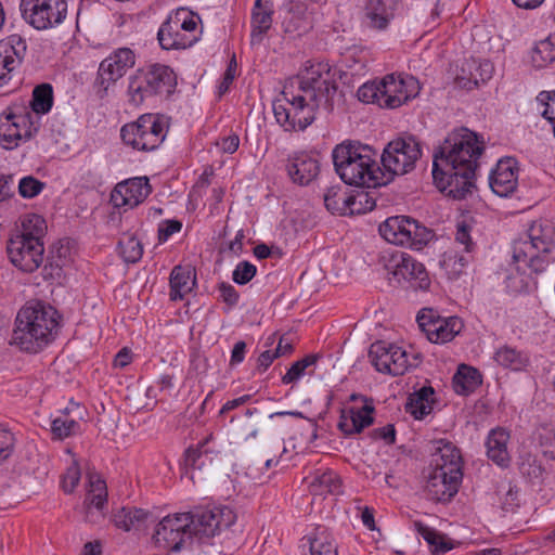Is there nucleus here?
I'll list each match as a JSON object with an SVG mask.
<instances>
[{
	"mask_svg": "<svg viewBox=\"0 0 555 555\" xmlns=\"http://www.w3.org/2000/svg\"><path fill=\"white\" fill-rule=\"evenodd\" d=\"M483 149V141L467 128L450 132L434 154L433 178L437 188L454 199L472 193L477 159Z\"/></svg>",
	"mask_w": 555,
	"mask_h": 555,
	"instance_id": "f257e3e1",
	"label": "nucleus"
},
{
	"mask_svg": "<svg viewBox=\"0 0 555 555\" xmlns=\"http://www.w3.org/2000/svg\"><path fill=\"white\" fill-rule=\"evenodd\" d=\"M298 94L285 101L273 102L275 120L286 131L305 130L317 116L320 108L331 112L333 98L337 91L335 75L327 63H313L298 77Z\"/></svg>",
	"mask_w": 555,
	"mask_h": 555,
	"instance_id": "f03ea898",
	"label": "nucleus"
},
{
	"mask_svg": "<svg viewBox=\"0 0 555 555\" xmlns=\"http://www.w3.org/2000/svg\"><path fill=\"white\" fill-rule=\"evenodd\" d=\"M374 149L358 141H344L332 151L335 172L348 185L377 188L391 182L377 162Z\"/></svg>",
	"mask_w": 555,
	"mask_h": 555,
	"instance_id": "7ed1b4c3",
	"label": "nucleus"
},
{
	"mask_svg": "<svg viewBox=\"0 0 555 555\" xmlns=\"http://www.w3.org/2000/svg\"><path fill=\"white\" fill-rule=\"evenodd\" d=\"M59 320L57 311L49 305H26L16 315L12 340L22 350L37 353L54 340Z\"/></svg>",
	"mask_w": 555,
	"mask_h": 555,
	"instance_id": "20e7f679",
	"label": "nucleus"
},
{
	"mask_svg": "<svg viewBox=\"0 0 555 555\" xmlns=\"http://www.w3.org/2000/svg\"><path fill=\"white\" fill-rule=\"evenodd\" d=\"M23 231L11 237L7 253L11 263L23 272L36 271L43 261L44 247L41 241L47 230L46 221L38 215H31L23 223Z\"/></svg>",
	"mask_w": 555,
	"mask_h": 555,
	"instance_id": "39448f33",
	"label": "nucleus"
},
{
	"mask_svg": "<svg viewBox=\"0 0 555 555\" xmlns=\"http://www.w3.org/2000/svg\"><path fill=\"white\" fill-rule=\"evenodd\" d=\"M555 246V224L550 221L533 222L526 237L514 242L513 259L524 262L534 273H541L554 262L550 256Z\"/></svg>",
	"mask_w": 555,
	"mask_h": 555,
	"instance_id": "423d86ee",
	"label": "nucleus"
},
{
	"mask_svg": "<svg viewBox=\"0 0 555 555\" xmlns=\"http://www.w3.org/2000/svg\"><path fill=\"white\" fill-rule=\"evenodd\" d=\"M128 101L133 106H140L153 96L168 99L177 87L175 72L169 66L159 63L138 68L128 78Z\"/></svg>",
	"mask_w": 555,
	"mask_h": 555,
	"instance_id": "0eeeda50",
	"label": "nucleus"
},
{
	"mask_svg": "<svg viewBox=\"0 0 555 555\" xmlns=\"http://www.w3.org/2000/svg\"><path fill=\"white\" fill-rule=\"evenodd\" d=\"M167 129L159 115L143 114L120 129L122 142L137 151H154L165 140Z\"/></svg>",
	"mask_w": 555,
	"mask_h": 555,
	"instance_id": "6e6552de",
	"label": "nucleus"
},
{
	"mask_svg": "<svg viewBox=\"0 0 555 555\" xmlns=\"http://www.w3.org/2000/svg\"><path fill=\"white\" fill-rule=\"evenodd\" d=\"M422 156L421 143L413 135L399 137L390 141L380 156L384 175H405L415 168Z\"/></svg>",
	"mask_w": 555,
	"mask_h": 555,
	"instance_id": "1a4fd4ad",
	"label": "nucleus"
},
{
	"mask_svg": "<svg viewBox=\"0 0 555 555\" xmlns=\"http://www.w3.org/2000/svg\"><path fill=\"white\" fill-rule=\"evenodd\" d=\"M369 358L376 371L392 376L403 375L409 369L418 366L422 361L420 353L410 358L404 349L384 340L371 345Z\"/></svg>",
	"mask_w": 555,
	"mask_h": 555,
	"instance_id": "9d476101",
	"label": "nucleus"
},
{
	"mask_svg": "<svg viewBox=\"0 0 555 555\" xmlns=\"http://www.w3.org/2000/svg\"><path fill=\"white\" fill-rule=\"evenodd\" d=\"M33 113L25 106L13 105L0 114V144L5 150H13L22 141H28L37 128L33 127Z\"/></svg>",
	"mask_w": 555,
	"mask_h": 555,
	"instance_id": "9b49d317",
	"label": "nucleus"
},
{
	"mask_svg": "<svg viewBox=\"0 0 555 555\" xmlns=\"http://www.w3.org/2000/svg\"><path fill=\"white\" fill-rule=\"evenodd\" d=\"M24 20L35 29L46 30L60 25L67 15L66 0H22Z\"/></svg>",
	"mask_w": 555,
	"mask_h": 555,
	"instance_id": "f8f14e48",
	"label": "nucleus"
},
{
	"mask_svg": "<svg viewBox=\"0 0 555 555\" xmlns=\"http://www.w3.org/2000/svg\"><path fill=\"white\" fill-rule=\"evenodd\" d=\"M186 514L190 519L189 529L192 539L196 538L202 543L229 528L234 521V514L228 507L198 509Z\"/></svg>",
	"mask_w": 555,
	"mask_h": 555,
	"instance_id": "ddd939ff",
	"label": "nucleus"
},
{
	"mask_svg": "<svg viewBox=\"0 0 555 555\" xmlns=\"http://www.w3.org/2000/svg\"><path fill=\"white\" fill-rule=\"evenodd\" d=\"M416 321L428 340L434 344L451 341L464 327V323L460 318H442L431 308L422 309L417 314Z\"/></svg>",
	"mask_w": 555,
	"mask_h": 555,
	"instance_id": "4468645a",
	"label": "nucleus"
},
{
	"mask_svg": "<svg viewBox=\"0 0 555 555\" xmlns=\"http://www.w3.org/2000/svg\"><path fill=\"white\" fill-rule=\"evenodd\" d=\"M188 514L164 517L157 525L153 540L158 547L167 551H180L186 542H192Z\"/></svg>",
	"mask_w": 555,
	"mask_h": 555,
	"instance_id": "2eb2a0df",
	"label": "nucleus"
},
{
	"mask_svg": "<svg viewBox=\"0 0 555 555\" xmlns=\"http://www.w3.org/2000/svg\"><path fill=\"white\" fill-rule=\"evenodd\" d=\"M135 64L134 52L129 48H119L104 59L99 66L94 86L103 96L108 88L121 78Z\"/></svg>",
	"mask_w": 555,
	"mask_h": 555,
	"instance_id": "dca6fc26",
	"label": "nucleus"
},
{
	"mask_svg": "<svg viewBox=\"0 0 555 555\" xmlns=\"http://www.w3.org/2000/svg\"><path fill=\"white\" fill-rule=\"evenodd\" d=\"M382 108H398L408 101L416 98L421 86L413 76L396 77L393 74L387 75L380 80Z\"/></svg>",
	"mask_w": 555,
	"mask_h": 555,
	"instance_id": "f3484780",
	"label": "nucleus"
},
{
	"mask_svg": "<svg viewBox=\"0 0 555 555\" xmlns=\"http://www.w3.org/2000/svg\"><path fill=\"white\" fill-rule=\"evenodd\" d=\"M386 269L398 283L406 281L413 283L415 288L421 289H427L430 285V280L424 264L416 261L409 254L400 253L393 255Z\"/></svg>",
	"mask_w": 555,
	"mask_h": 555,
	"instance_id": "a211bd4d",
	"label": "nucleus"
},
{
	"mask_svg": "<svg viewBox=\"0 0 555 555\" xmlns=\"http://www.w3.org/2000/svg\"><path fill=\"white\" fill-rule=\"evenodd\" d=\"M27 52L26 40L13 34L0 40V88L8 85L23 63Z\"/></svg>",
	"mask_w": 555,
	"mask_h": 555,
	"instance_id": "6ab92c4d",
	"label": "nucleus"
},
{
	"mask_svg": "<svg viewBox=\"0 0 555 555\" xmlns=\"http://www.w3.org/2000/svg\"><path fill=\"white\" fill-rule=\"evenodd\" d=\"M152 189L146 177H138L119 182L111 194V202L117 208H133L144 202Z\"/></svg>",
	"mask_w": 555,
	"mask_h": 555,
	"instance_id": "aec40b11",
	"label": "nucleus"
},
{
	"mask_svg": "<svg viewBox=\"0 0 555 555\" xmlns=\"http://www.w3.org/2000/svg\"><path fill=\"white\" fill-rule=\"evenodd\" d=\"M463 474H448L446 470L430 469L425 486L426 495L435 502H450L459 492Z\"/></svg>",
	"mask_w": 555,
	"mask_h": 555,
	"instance_id": "412c9836",
	"label": "nucleus"
},
{
	"mask_svg": "<svg viewBox=\"0 0 555 555\" xmlns=\"http://www.w3.org/2000/svg\"><path fill=\"white\" fill-rule=\"evenodd\" d=\"M493 193L501 197L511 195L518 185V166L514 158L500 159L489 177Z\"/></svg>",
	"mask_w": 555,
	"mask_h": 555,
	"instance_id": "4be33fe9",
	"label": "nucleus"
},
{
	"mask_svg": "<svg viewBox=\"0 0 555 555\" xmlns=\"http://www.w3.org/2000/svg\"><path fill=\"white\" fill-rule=\"evenodd\" d=\"M433 446L430 469L463 474L461 452L451 441L439 439L434 441Z\"/></svg>",
	"mask_w": 555,
	"mask_h": 555,
	"instance_id": "5701e85b",
	"label": "nucleus"
},
{
	"mask_svg": "<svg viewBox=\"0 0 555 555\" xmlns=\"http://www.w3.org/2000/svg\"><path fill=\"white\" fill-rule=\"evenodd\" d=\"M285 169L293 183L306 186L319 176L320 163L307 153H298L287 158Z\"/></svg>",
	"mask_w": 555,
	"mask_h": 555,
	"instance_id": "b1692460",
	"label": "nucleus"
},
{
	"mask_svg": "<svg viewBox=\"0 0 555 555\" xmlns=\"http://www.w3.org/2000/svg\"><path fill=\"white\" fill-rule=\"evenodd\" d=\"M493 72L494 66L488 60H465L461 67V74L456 76L455 81L461 88L473 90L480 83L490 80Z\"/></svg>",
	"mask_w": 555,
	"mask_h": 555,
	"instance_id": "393cba45",
	"label": "nucleus"
},
{
	"mask_svg": "<svg viewBox=\"0 0 555 555\" xmlns=\"http://www.w3.org/2000/svg\"><path fill=\"white\" fill-rule=\"evenodd\" d=\"M178 20L171 13L157 33L158 42L164 50H180L192 47L198 37L196 34H183Z\"/></svg>",
	"mask_w": 555,
	"mask_h": 555,
	"instance_id": "a878e982",
	"label": "nucleus"
},
{
	"mask_svg": "<svg viewBox=\"0 0 555 555\" xmlns=\"http://www.w3.org/2000/svg\"><path fill=\"white\" fill-rule=\"evenodd\" d=\"M90 489L87 493L85 505V520L88 522H98L103 518L102 509L107 502L106 482L96 475L89 477Z\"/></svg>",
	"mask_w": 555,
	"mask_h": 555,
	"instance_id": "bb28decb",
	"label": "nucleus"
},
{
	"mask_svg": "<svg viewBox=\"0 0 555 555\" xmlns=\"http://www.w3.org/2000/svg\"><path fill=\"white\" fill-rule=\"evenodd\" d=\"M509 433L502 427L492 429L487 438V455L501 467H507L511 462L508 452Z\"/></svg>",
	"mask_w": 555,
	"mask_h": 555,
	"instance_id": "cd10ccee",
	"label": "nucleus"
},
{
	"mask_svg": "<svg viewBox=\"0 0 555 555\" xmlns=\"http://www.w3.org/2000/svg\"><path fill=\"white\" fill-rule=\"evenodd\" d=\"M273 2L256 0L251 11V43H259L272 26Z\"/></svg>",
	"mask_w": 555,
	"mask_h": 555,
	"instance_id": "c85d7f7f",
	"label": "nucleus"
},
{
	"mask_svg": "<svg viewBox=\"0 0 555 555\" xmlns=\"http://www.w3.org/2000/svg\"><path fill=\"white\" fill-rule=\"evenodd\" d=\"M171 300H182L196 284V275L191 267L176 266L169 279Z\"/></svg>",
	"mask_w": 555,
	"mask_h": 555,
	"instance_id": "c756f323",
	"label": "nucleus"
},
{
	"mask_svg": "<svg viewBox=\"0 0 555 555\" xmlns=\"http://www.w3.org/2000/svg\"><path fill=\"white\" fill-rule=\"evenodd\" d=\"M284 10L283 26L286 33H297L300 35L307 31L310 23L307 18V7L305 3L289 1L284 5Z\"/></svg>",
	"mask_w": 555,
	"mask_h": 555,
	"instance_id": "7c9ffc66",
	"label": "nucleus"
},
{
	"mask_svg": "<svg viewBox=\"0 0 555 555\" xmlns=\"http://www.w3.org/2000/svg\"><path fill=\"white\" fill-rule=\"evenodd\" d=\"M373 412L374 408L370 405H364L358 410L351 409L349 417L341 415L338 428L346 435L361 433L365 427L373 424Z\"/></svg>",
	"mask_w": 555,
	"mask_h": 555,
	"instance_id": "2f4dec72",
	"label": "nucleus"
},
{
	"mask_svg": "<svg viewBox=\"0 0 555 555\" xmlns=\"http://www.w3.org/2000/svg\"><path fill=\"white\" fill-rule=\"evenodd\" d=\"M363 24L372 29H385L391 18V14L384 0H367L364 5Z\"/></svg>",
	"mask_w": 555,
	"mask_h": 555,
	"instance_id": "473e14b6",
	"label": "nucleus"
},
{
	"mask_svg": "<svg viewBox=\"0 0 555 555\" xmlns=\"http://www.w3.org/2000/svg\"><path fill=\"white\" fill-rule=\"evenodd\" d=\"M434 395L435 391L431 386L422 387L410 395L405 411L413 415L415 420H423L433 410Z\"/></svg>",
	"mask_w": 555,
	"mask_h": 555,
	"instance_id": "72a5a7b5",
	"label": "nucleus"
},
{
	"mask_svg": "<svg viewBox=\"0 0 555 555\" xmlns=\"http://www.w3.org/2000/svg\"><path fill=\"white\" fill-rule=\"evenodd\" d=\"M208 439L199 442L196 447H190L184 453V468L185 475H190V478L194 479L195 470H203L207 464H211V456L207 449Z\"/></svg>",
	"mask_w": 555,
	"mask_h": 555,
	"instance_id": "f704fd0d",
	"label": "nucleus"
},
{
	"mask_svg": "<svg viewBox=\"0 0 555 555\" xmlns=\"http://www.w3.org/2000/svg\"><path fill=\"white\" fill-rule=\"evenodd\" d=\"M408 223L405 236L401 246L421 250L434 238L435 234L433 230L428 229L416 219L411 218Z\"/></svg>",
	"mask_w": 555,
	"mask_h": 555,
	"instance_id": "c9c22d12",
	"label": "nucleus"
},
{
	"mask_svg": "<svg viewBox=\"0 0 555 555\" xmlns=\"http://www.w3.org/2000/svg\"><path fill=\"white\" fill-rule=\"evenodd\" d=\"M151 517V514L142 508L122 507L114 514L113 520L117 528L125 531L140 529Z\"/></svg>",
	"mask_w": 555,
	"mask_h": 555,
	"instance_id": "e433bc0d",
	"label": "nucleus"
},
{
	"mask_svg": "<svg viewBox=\"0 0 555 555\" xmlns=\"http://www.w3.org/2000/svg\"><path fill=\"white\" fill-rule=\"evenodd\" d=\"M481 384L479 371L466 364H461L453 376V388L459 395H468Z\"/></svg>",
	"mask_w": 555,
	"mask_h": 555,
	"instance_id": "4c0bfd02",
	"label": "nucleus"
},
{
	"mask_svg": "<svg viewBox=\"0 0 555 555\" xmlns=\"http://www.w3.org/2000/svg\"><path fill=\"white\" fill-rule=\"evenodd\" d=\"M411 217L392 216L387 218L378 228L379 234L389 243L402 245Z\"/></svg>",
	"mask_w": 555,
	"mask_h": 555,
	"instance_id": "58836bf2",
	"label": "nucleus"
},
{
	"mask_svg": "<svg viewBox=\"0 0 555 555\" xmlns=\"http://www.w3.org/2000/svg\"><path fill=\"white\" fill-rule=\"evenodd\" d=\"M414 527L417 533L430 545L433 555H443L453 548L451 540L446 534L436 531L422 521H415Z\"/></svg>",
	"mask_w": 555,
	"mask_h": 555,
	"instance_id": "ea45409f",
	"label": "nucleus"
},
{
	"mask_svg": "<svg viewBox=\"0 0 555 555\" xmlns=\"http://www.w3.org/2000/svg\"><path fill=\"white\" fill-rule=\"evenodd\" d=\"M341 481L339 476L333 470L318 473L310 482V490L313 494H335L340 491Z\"/></svg>",
	"mask_w": 555,
	"mask_h": 555,
	"instance_id": "a19ab883",
	"label": "nucleus"
},
{
	"mask_svg": "<svg viewBox=\"0 0 555 555\" xmlns=\"http://www.w3.org/2000/svg\"><path fill=\"white\" fill-rule=\"evenodd\" d=\"M472 257L459 254L455 250H447L442 254L440 267L449 279H457L465 270Z\"/></svg>",
	"mask_w": 555,
	"mask_h": 555,
	"instance_id": "79ce46f5",
	"label": "nucleus"
},
{
	"mask_svg": "<svg viewBox=\"0 0 555 555\" xmlns=\"http://www.w3.org/2000/svg\"><path fill=\"white\" fill-rule=\"evenodd\" d=\"M80 433V424L68 417V408L62 411V415L51 423V434L54 440H64Z\"/></svg>",
	"mask_w": 555,
	"mask_h": 555,
	"instance_id": "37998d69",
	"label": "nucleus"
},
{
	"mask_svg": "<svg viewBox=\"0 0 555 555\" xmlns=\"http://www.w3.org/2000/svg\"><path fill=\"white\" fill-rule=\"evenodd\" d=\"M349 195L343 191L340 185L327 189L324 194V205L332 214L345 216L348 212Z\"/></svg>",
	"mask_w": 555,
	"mask_h": 555,
	"instance_id": "c03bdc74",
	"label": "nucleus"
},
{
	"mask_svg": "<svg viewBox=\"0 0 555 555\" xmlns=\"http://www.w3.org/2000/svg\"><path fill=\"white\" fill-rule=\"evenodd\" d=\"M53 105V88L50 83L35 87L30 101L31 111L36 114H47Z\"/></svg>",
	"mask_w": 555,
	"mask_h": 555,
	"instance_id": "a18cd8bd",
	"label": "nucleus"
},
{
	"mask_svg": "<svg viewBox=\"0 0 555 555\" xmlns=\"http://www.w3.org/2000/svg\"><path fill=\"white\" fill-rule=\"evenodd\" d=\"M119 255L127 263L138 262L143 255V246L133 234H124L118 242Z\"/></svg>",
	"mask_w": 555,
	"mask_h": 555,
	"instance_id": "49530a36",
	"label": "nucleus"
},
{
	"mask_svg": "<svg viewBox=\"0 0 555 555\" xmlns=\"http://www.w3.org/2000/svg\"><path fill=\"white\" fill-rule=\"evenodd\" d=\"M531 61L538 68H542L555 61V44L551 37L540 40L532 50Z\"/></svg>",
	"mask_w": 555,
	"mask_h": 555,
	"instance_id": "de8ad7c7",
	"label": "nucleus"
},
{
	"mask_svg": "<svg viewBox=\"0 0 555 555\" xmlns=\"http://www.w3.org/2000/svg\"><path fill=\"white\" fill-rule=\"evenodd\" d=\"M495 361L504 366L512 370L518 371L526 365L527 359L522 353L515 348L504 346L495 352Z\"/></svg>",
	"mask_w": 555,
	"mask_h": 555,
	"instance_id": "09e8293b",
	"label": "nucleus"
},
{
	"mask_svg": "<svg viewBox=\"0 0 555 555\" xmlns=\"http://www.w3.org/2000/svg\"><path fill=\"white\" fill-rule=\"evenodd\" d=\"M519 472L530 482L537 483L543 478L544 467L535 456L527 455L519 463Z\"/></svg>",
	"mask_w": 555,
	"mask_h": 555,
	"instance_id": "8fccbe9b",
	"label": "nucleus"
},
{
	"mask_svg": "<svg viewBox=\"0 0 555 555\" xmlns=\"http://www.w3.org/2000/svg\"><path fill=\"white\" fill-rule=\"evenodd\" d=\"M375 199L369 193L361 191L354 195H349L348 212L347 215H361L371 211L375 207Z\"/></svg>",
	"mask_w": 555,
	"mask_h": 555,
	"instance_id": "3c124183",
	"label": "nucleus"
},
{
	"mask_svg": "<svg viewBox=\"0 0 555 555\" xmlns=\"http://www.w3.org/2000/svg\"><path fill=\"white\" fill-rule=\"evenodd\" d=\"M318 358L317 354H308L301 360L294 362L282 377V383L287 385L298 380L304 375L307 367L317 363Z\"/></svg>",
	"mask_w": 555,
	"mask_h": 555,
	"instance_id": "603ef678",
	"label": "nucleus"
},
{
	"mask_svg": "<svg viewBox=\"0 0 555 555\" xmlns=\"http://www.w3.org/2000/svg\"><path fill=\"white\" fill-rule=\"evenodd\" d=\"M472 231H473V222L472 220L463 219L456 223V233H455V241L464 245V250L467 254H470L476 248V243L473 241L472 237Z\"/></svg>",
	"mask_w": 555,
	"mask_h": 555,
	"instance_id": "864d4df0",
	"label": "nucleus"
},
{
	"mask_svg": "<svg viewBox=\"0 0 555 555\" xmlns=\"http://www.w3.org/2000/svg\"><path fill=\"white\" fill-rule=\"evenodd\" d=\"M379 82H366L362 85L358 91L357 96L359 101L363 103H372L377 104L380 107L382 102V90L379 88Z\"/></svg>",
	"mask_w": 555,
	"mask_h": 555,
	"instance_id": "5fc2aeb1",
	"label": "nucleus"
},
{
	"mask_svg": "<svg viewBox=\"0 0 555 555\" xmlns=\"http://www.w3.org/2000/svg\"><path fill=\"white\" fill-rule=\"evenodd\" d=\"M46 183L33 176L24 177L18 183V193L24 198H33L41 193Z\"/></svg>",
	"mask_w": 555,
	"mask_h": 555,
	"instance_id": "6e6d98bb",
	"label": "nucleus"
},
{
	"mask_svg": "<svg viewBox=\"0 0 555 555\" xmlns=\"http://www.w3.org/2000/svg\"><path fill=\"white\" fill-rule=\"evenodd\" d=\"M537 101L544 106L542 116L547 119L552 126L555 125V91H542L537 96Z\"/></svg>",
	"mask_w": 555,
	"mask_h": 555,
	"instance_id": "4d7b16f0",
	"label": "nucleus"
},
{
	"mask_svg": "<svg viewBox=\"0 0 555 555\" xmlns=\"http://www.w3.org/2000/svg\"><path fill=\"white\" fill-rule=\"evenodd\" d=\"M257 268L248 261L240 262L233 271L232 279L240 285L247 284L256 275Z\"/></svg>",
	"mask_w": 555,
	"mask_h": 555,
	"instance_id": "13d9d810",
	"label": "nucleus"
},
{
	"mask_svg": "<svg viewBox=\"0 0 555 555\" xmlns=\"http://www.w3.org/2000/svg\"><path fill=\"white\" fill-rule=\"evenodd\" d=\"M80 468L77 463H73L62 478V488L66 493H72L80 480Z\"/></svg>",
	"mask_w": 555,
	"mask_h": 555,
	"instance_id": "bf43d9fd",
	"label": "nucleus"
},
{
	"mask_svg": "<svg viewBox=\"0 0 555 555\" xmlns=\"http://www.w3.org/2000/svg\"><path fill=\"white\" fill-rule=\"evenodd\" d=\"M183 34H196L197 22L190 12L181 9L172 13Z\"/></svg>",
	"mask_w": 555,
	"mask_h": 555,
	"instance_id": "052dcab7",
	"label": "nucleus"
},
{
	"mask_svg": "<svg viewBox=\"0 0 555 555\" xmlns=\"http://www.w3.org/2000/svg\"><path fill=\"white\" fill-rule=\"evenodd\" d=\"M282 356V340L279 341L274 350H266L261 352L257 360V370L264 372L272 364V362Z\"/></svg>",
	"mask_w": 555,
	"mask_h": 555,
	"instance_id": "680f3d73",
	"label": "nucleus"
},
{
	"mask_svg": "<svg viewBox=\"0 0 555 555\" xmlns=\"http://www.w3.org/2000/svg\"><path fill=\"white\" fill-rule=\"evenodd\" d=\"M14 435L0 427V462L10 457L14 449Z\"/></svg>",
	"mask_w": 555,
	"mask_h": 555,
	"instance_id": "e2e57ef3",
	"label": "nucleus"
},
{
	"mask_svg": "<svg viewBox=\"0 0 555 555\" xmlns=\"http://www.w3.org/2000/svg\"><path fill=\"white\" fill-rule=\"evenodd\" d=\"M220 299L230 308L237 305L240 294L235 287L229 283L222 282L219 284Z\"/></svg>",
	"mask_w": 555,
	"mask_h": 555,
	"instance_id": "0e129e2a",
	"label": "nucleus"
},
{
	"mask_svg": "<svg viewBox=\"0 0 555 555\" xmlns=\"http://www.w3.org/2000/svg\"><path fill=\"white\" fill-rule=\"evenodd\" d=\"M236 67H237V63L235 60V55H233V57L230 60L228 67L223 74L222 81L220 82V85L218 87L219 95H222L225 92H228L231 83L233 82V80L235 78Z\"/></svg>",
	"mask_w": 555,
	"mask_h": 555,
	"instance_id": "69168bd1",
	"label": "nucleus"
},
{
	"mask_svg": "<svg viewBox=\"0 0 555 555\" xmlns=\"http://www.w3.org/2000/svg\"><path fill=\"white\" fill-rule=\"evenodd\" d=\"M370 436L374 440H384L387 444H393L396 441V429L392 424L384 427L374 428L371 430Z\"/></svg>",
	"mask_w": 555,
	"mask_h": 555,
	"instance_id": "338daca9",
	"label": "nucleus"
},
{
	"mask_svg": "<svg viewBox=\"0 0 555 555\" xmlns=\"http://www.w3.org/2000/svg\"><path fill=\"white\" fill-rule=\"evenodd\" d=\"M182 223L178 220H166L158 228V238L160 242L167 241L172 234L179 232Z\"/></svg>",
	"mask_w": 555,
	"mask_h": 555,
	"instance_id": "774afa93",
	"label": "nucleus"
}]
</instances>
